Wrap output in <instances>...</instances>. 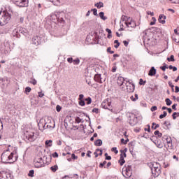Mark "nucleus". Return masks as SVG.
Wrapping results in <instances>:
<instances>
[{
	"label": "nucleus",
	"mask_w": 179,
	"mask_h": 179,
	"mask_svg": "<svg viewBox=\"0 0 179 179\" xmlns=\"http://www.w3.org/2000/svg\"><path fill=\"white\" fill-rule=\"evenodd\" d=\"M169 69H171V70L173 69V72H176V71H177V67L173 66L172 65H170L169 66Z\"/></svg>",
	"instance_id": "obj_38"
},
{
	"label": "nucleus",
	"mask_w": 179,
	"mask_h": 179,
	"mask_svg": "<svg viewBox=\"0 0 179 179\" xmlns=\"http://www.w3.org/2000/svg\"><path fill=\"white\" fill-rule=\"evenodd\" d=\"M107 52H109L110 54H114V51L111 50V47L107 48Z\"/></svg>",
	"instance_id": "obj_42"
},
{
	"label": "nucleus",
	"mask_w": 179,
	"mask_h": 179,
	"mask_svg": "<svg viewBox=\"0 0 179 179\" xmlns=\"http://www.w3.org/2000/svg\"><path fill=\"white\" fill-rule=\"evenodd\" d=\"M95 146H101L103 145V141L101 139H98L94 141Z\"/></svg>",
	"instance_id": "obj_21"
},
{
	"label": "nucleus",
	"mask_w": 179,
	"mask_h": 179,
	"mask_svg": "<svg viewBox=\"0 0 179 179\" xmlns=\"http://www.w3.org/2000/svg\"><path fill=\"white\" fill-rule=\"evenodd\" d=\"M176 107H177V104H176V103L172 106V108H173V110H175V111H176V110H177V108H176Z\"/></svg>",
	"instance_id": "obj_63"
},
{
	"label": "nucleus",
	"mask_w": 179,
	"mask_h": 179,
	"mask_svg": "<svg viewBox=\"0 0 179 179\" xmlns=\"http://www.w3.org/2000/svg\"><path fill=\"white\" fill-rule=\"evenodd\" d=\"M127 82H128V80H126L125 78H124V77H118L117 80V83L118 85V86H124L125 83H127Z\"/></svg>",
	"instance_id": "obj_12"
},
{
	"label": "nucleus",
	"mask_w": 179,
	"mask_h": 179,
	"mask_svg": "<svg viewBox=\"0 0 179 179\" xmlns=\"http://www.w3.org/2000/svg\"><path fill=\"white\" fill-rule=\"evenodd\" d=\"M123 44L125 47H128V45L129 44V42L127 41H123Z\"/></svg>",
	"instance_id": "obj_51"
},
{
	"label": "nucleus",
	"mask_w": 179,
	"mask_h": 179,
	"mask_svg": "<svg viewBox=\"0 0 179 179\" xmlns=\"http://www.w3.org/2000/svg\"><path fill=\"white\" fill-rule=\"evenodd\" d=\"M159 127H160L159 125V124H155V126H152V129H157V128H159Z\"/></svg>",
	"instance_id": "obj_50"
},
{
	"label": "nucleus",
	"mask_w": 179,
	"mask_h": 179,
	"mask_svg": "<svg viewBox=\"0 0 179 179\" xmlns=\"http://www.w3.org/2000/svg\"><path fill=\"white\" fill-rule=\"evenodd\" d=\"M16 33H17V34H24V36H26V34H27V33H29V31H27V29H26V28H22V27H18L15 29Z\"/></svg>",
	"instance_id": "obj_11"
},
{
	"label": "nucleus",
	"mask_w": 179,
	"mask_h": 179,
	"mask_svg": "<svg viewBox=\"0 0 179 179\" xmlns=\"http://www.w3.org/2000/svg\"><path fill=\"white\" fill-rule=\"evenodd\" d=\"M112 152H115V155H117V153H118V150H117V148L113 147L112 148Z\"/></svg>",
	"instance_id": "obj_47"
},
{
	"label": "nucleus",
	"mask_w": 179,
	"mask_h": 179,
	"mask_svg": "<svg viewBox=\"0 0 179 179\" xmlns=\"http://www.w3.org/2000/svg\"><path fill=\"white\" fill-rule=\"evenodd\" d=\"M50 2H52V3H53L56 6H58L59 3H61V1H59V0H50Z\"/></svg>",
	"instance_id": "obj_24"
},
{
	"label": "nucleus",
	"mask_w": 179,
	"mask_h": 179,
	"mask_svg": "<svg viewBox=\"0 0 179 179\" xmlns=\"http://www.w3.org/2000/svg\"><path fill=\"white\" fill-rule=\"evenodd\" d=\"M38 36H34L33 38H32V42H33V44H34L35 45H38Z\"/></svg>",
	"instance_id": "obj_20"
},
{
	"label": "nucleus",
	"mask_w": 179,
	"mask_h": 179,
	"mask_svg": "<svg viewBox=\"0 0 179 179\" xmlns=\"http://www.w3.org/2000/svg\"><path fill=\"white\" fill-rule=\"evenodd\" d=\"M167 61H169V62H174V61H176V59H174V55H171L170 57H168Z\"/></svg>",
	"instance_id": "obj_29"
},
{
	"label": "nucleus",
	"mask_w": 179,
	"mask_h": 179,
	"mask_svg": "<svg viewBox=\"0 0 179 179\" xmlns=\"http://www.w3.org/2000/svg\"><path fill=\"white\" fill-rule=\"evenodd\" d=\"M174 33H175L176 36H178L179 37V33H178V28L174 29Z\"/></svg>",
	"instance_id": "obj_53"
},
{
	"label": "nucleus",
	"mask_w": 179,
	"mask_h": 179,
	"mask_svg": "<svg viewBox=\"0 0 179 179\" xmlns=\"http://www.w3.org/2000/svg\"><path fill=\"white\" fill-rule=\"evenodd\" d=\"M176 115H177V117H179V113L175 112L173 113L172 117L174 120H176V118H177V117Z\"/></svg>",
	"instance_id": "obj_37"
},
{
	"label": "nucleus",
	"mask_w": 179,
	"mask_h": 179,
	"mask_svg": "<svg viewBox=\"0 0 179 179\" xmlns=\"http://www.w3.org/2000/svg\"><path fill=\"white\" fill-rule=\"evenodd\" d=\"M91 10H92V12H93V15H94V16H98L97 10H96V8H93V9H92Z\"/></svg>",
	"instance_id": "obj_39"
},
{
	"label": "nucleus",
	"mask_w": 179,
	"mask_h": 179,
	"mask_svg": "<svg viewBox=\"0 0 179 179\" xmlns=\"http://www.w3.org/2000/svg\"><path fill=\"white\" fill-rule=\"evenodd\" d=\"M85 97V96L83 94H80L79 95V98H78V100H83V98Z\"/></svg>",
	"instance_id": "obj_55"
},
{
	"label": "nucleus",
	"mask_w": 179,
	"mask_h": 179,
	"mask_svg": "<svg viewBox=\"0 0 179 179\" xmlns=\"http://www.w3.org/2000/svg\"><path fill=\"white\" fill-rule=\"evenodd\" d=\"M15 155V153L11 152L9 153V150H7L6 152H3L1 155V162L5 164L8 163H13L15 162V158L13 156Z\"/></svg>",
	"instance_id": "obj_2"
},
{
	"label": "nucleus",
	"mask_w": 179,
	"mask_h": 179,
	"mask_svg": "<svg viewBox=\"0 0 179 179\" xmlns=\"http://www.w3.org/2000/svg\"><path fill=\"white\" fill-rule=\"evenodd\" d=\"M101 107L102 108H105V110H110L111 108V102L105 99L101 103Z\"/></svg>",
	"instance_id": "obj_10"
},
{
	"label": "nucleus",
	"mask_w": 179,
	"mask_h": 179,
	"mask_svg": "<svg viewBox=\"0 0 179 179\" xmlns=\"http://www.w3.org/2000/svg\"><path fill=\"white\" fill-rule=\"evenodd\" d=\"M38 97H44V94L43 92H38Z\"/></svg>",
	"instance_id": "obj_57"
},
{
	"label": "nucleus",
	"mask_w": 179,
	"mask_h": 179,
	"mask_svg": "<svg viewBox=\"0 0 179 179\" xmlns=\"http://www.w3.org/2000/svg\"><path fill=\"white\" fill-rule=\"evenodd\" d=\"M28 176H29V177H34V170L29 171Z\"/></svg>",
	"instance_id": "obj_35"
},
{
	"label": "nucleus",
	"mask_w": 179,
	"mask_h": 179,
	"mask_svg": "<svg viewBox=\"0 0 179 179\" xmlns=\"http://www.w3.org/2000/svg\"><path fill=\"white\" fill-rule=\"evenodd\" d=\"M148 166L151 169L152 176L156 178L162 174V166L157 162H150Z\"/></svg>",
	"instance_id": "obj_1"
},
{
	"label": "nucleus",
	"mask_w": 179,
	"mask_h": 179,
	"mask_svg": "<svg viewBox=\"0 0 179 179\" xmlns=\"http://www.w3.org/2000/svg\"><path fill=\"white\" fill-rule=\"evenodd\" d=\"M85 101L83 100H80L79 101V105L81 106L82 107H83V106H85Z\"/></svg>",
	"instance_id": "obj_43"
},
{
	"label": "nucleus",
	"mask_w": 179,
	"mask_h": 179,
	"mask_svg": "<svg viewBox=\"0 0 179 179\" xmlns=\"http://www.w3.org/2000/svg\"><path fill=\"white\" fill-rule=\"evenodd\" d=\"M62 108V107H61V106L57 105L56 110H57V113H59V111H61Z\"/></svg>",
	"instance_id": "obj_40"
},
{
	"label": "nucleus",
	"mask_w": 179,
	"mask_h": 179,
	"mask_svg": "<svg viewBox=\"0 0 179 179\" xmlns=\"http://www.w3.org/2000/svg\"><path fill=\"white\" fill-rule=\"evenodd\" d=\"M164 117H167V112L164 111V114H162L159 115V118L160 120H163V118H164Z\"/></svg>",
	"instance_id": "obj_31"
},
{
	"label": "nucleus",
	"mask_w": 179,
	"mask_h": 179,
	"mask_svg": "<svg viewBox=\"0 0 179 179\" xmlns=\"http://www.w3.org/2000/svg\"><path fill=\"white\" fill-rule=\"evenodd\" d=\"M38 127L40 129V131H44V129H51V128H54L55 127V124H54L53 127H52L50 124H47V121L45 120V119H41L38 124Z\"/></svg>",
	"instance_id": "obj_5"
},
{
	"label": "nucleus",
	"mask_w": 179,
	"mask_h": 179,
	"mask_svg": "<svg viewBox=\"0 0 179 179\" xmlns=\"http://www.w3.org/2000/svg\"><path fill=\"white\" fill-rule=\"evenodd\" d=\"M26 138L30 142H33V141H36V139L37 138V136L34 135V131H32L27 134Z\"/></svg>",
	"instance_id": "obj_9"
},
{
	"label": "nucleus",
	"mask_w": 179,
	"mask_h": 179,
	"mask_svg": "<svg viewBox=\"0 0 179 179\" xmlns=\"http://www.w3.org/2000/svg\"><path fill=\"white\" fill-rule=\"evenodd\" d=\"M53 157H58V153L57 152L52 154Z\"/></svg>",
	"instance_id": "obj_61"
},
{
	"label": "nucleus",
	"mask_w": 179,
	"mask_h": 179,
	"mask_svg": "<svg viewBox=\"0 0 179 179\" xmlns=\"http://www.w3.org/2000/svg\"><path fill=\"white\" fill-rule=\"evenodd\" d=\"M166 19H167V17H166V15L161 14L159 16V19L158 21L162 23V24H164V23H166Z\"/></svg>",
	"instance_id": "obj_13"
},
{
	"label": "nucleus",
	"mask_w": 179,
	"mask_h": 179,
	"mask_svg": "<svg viewBox=\"0 0 179 179\" xmlns=\"http://www.w3.org/2000/svg\"><path fill=\"white\" fill-rule=\"evenodd\" d=\"M119 163L120 166H124V164L125 163V159H124V156L122 155V153L120 154V159L119 160Z\"/></svg>",
	"instance_id": "obj_18"
},
{
	"label": "nucleus",
	"mask_w": 179,
	"mask_h": 179,
	"mask_svg": "<svg viewBox=\"0 0 179 179\" xmlns=\"http://www.w3.org/2000/svg\"><path fill=\"white\" fill-rule=\"evenodd\" d=\"M106 164H107V162L104 161L103 163H101L99 164V167L103 168V167H104V166H106Z\"/></svg>",
	"instance_id": "obj_41"
},
{
	"label": "nucleus",
	"mask_w": 179,
	"mask_h": 179,
	"mask_svg": "<svg viewBox=\"0 0 179 179\" xmlns=\"http://www.w3.org/2000/svg\"><path fill=\"white\" fill-rule=\"evenodd\" d=\"M122 90L127 93H132L135 90V85L129 81H126L124 86H122Z\"/></svg>",
	"instance_id": "obj_6"
},
{
	"label": "nucleus",
	"mask_w": 179,
	"mask_h": 179,
	"mask_svg": "<svg viewBox=\"0 0 179 179\" xmlns=\"http://www.w3.org/2000/svg\"><path fill=\"white\" fill-rule=\"evenodd\" d=\"M106 31H107L108 34H111V29L107 28V29H106Z\"/></svg>",
	"instance_id": "obj_60"
},
{
	"label": "nucleus",
	"mask_w": 179,
	"mask_h": 179,
	"mask_svg": "<svg viewBox=\"0 0 179 179\" xmlns=\"http://www.w3.org/2000/svg\"><path fill=\"white\" fill-rule=\"evenodd\" d=\"M76 122H77V124H80V122H83V120L80 119V117H76Z\"/></svg>",
	"instance_id": "obj_34"
},
{
	"label": "nucleus",
	"mask_w": 179,
	"mask_h": 179,
	"mask_svg": "<svg viewBox=\"0 0 179 179\" xmlns=\"http://www.w3.org/2000/svg\"><path fill=\"white\" fill-rule=\"evenodd\" d=\"M121 143H124V145H127V141H125L124 138L121 139Z\"/></svg>",
	"instance_id": "obj_59"
},
{
	"label": "nucleus",
	"mask_w": 179,
	"mask_h": 179,
	"mask_svg": "<svg viewBox=\"0 0 179 179\" xmlns=\"http://www.w3.org/2000/svg\"><path fill=\"white\" fill-rule=\"evenodd\" d=\"M94 6L96 8H97V9H101V8H104V3L103 2H101V1H99L98 3H96L94 4Z\"/></svg>",
	"instance_id": "obj_17"
},
{
	"label": "nucleus",
	"mask_w": 179,
	"mask_h": 179,
	"mask_svg": "<svg viewBox=\"0 0 179 179\" xmlns=\"http://www.w3.org/2000/svg\"><path fill=\"white\" fill-rule=\"evenodd\" d=\"M138 94H135L134 96H131L130 97V99L131 100V101H136V100H138Z\"/></svg>",
	"instance_id": "obj_26"
},
{
	"label": "nucleus",
	"mask_w": 179,
	"mask_h": 179,
	"mask_svg": "<svg viewBox=\"0 0 179 179\" xmlns=\"http://www.w3.org/2000/svg\"><path fill=\"white\" fill-rule=\"evenodd\" d=\"M157 110V106H152L151 107V111H156Z\"/></svg>",
	"instance_id": "obj_52"
},
{
	"label": "nucleus",
	"mask_w": 179,
	"mask_h": 179,
	"mask_svg": "<svg viewBox=\"0 0 179 179\" xmlns=\"http://www.w3.org/2000/svg\"><path fill=\"white\" fill-rule=\"evenodd\" d=\"M121 20L124 22V24L128 29H135L136 27V22L130 17L122 15Z\"/></svg>",
	"instance_id": "obj_3"
},
{
	"label": "nucleus",
	"mask_w": 179,
	"mask_h": 179,
	"mask_svg": "<svg viewBox=\"0 0 179 179\" xmlns=\"http://www.w3.org/2000/svg\"><path fill=\"white\" fill-rule=\"evenodd\" d=\"M154 135H157L158 138H162V136H163V134L160 133L159 130L155 131Z\"/></svg>",
	"instance_id": "obj_27"
},
{
	"label": "nucleus",
	"mask_w": 179,
	"mask_h": 179,
	"mask_svg": "<svg viewBox=\"0 0 179 179\" xmlns=\"http://www.w3.org/2000/svg\"><path fill=\"white\" fill-rule=\"evenodd\" d=\"M166 106H171V104H173V101H171V100H170V99L167 98L165 100Z\"/></svg>",
	"instance_id": "obj_28"
},
{
	"label": "nucleus",
	"mask_w": 179,
	"mask_h": 179,
	"mask_svg": "<svg viewBox=\"0 0 179 179\" xmlns=\"http://www.w3.org/2000/svg\"><path fill=\"white\" fill-rule=\"evenodd\" d=\"M166 143L168 145V148H173V141L171 140V137L166 138Z\"/></svg>",
	"instance_id": "obj_16"
},
{
	"label": "nucleus",
	"mask_w": 179,
	"mask_h": 179,
	"mask_svg": "<svg viewBox=\"0 0 179 179\" xmlns=\"http://www.w3.org/2000/svg\"><path fill=\"white\" fill-rule=\"evenodd\" d=\"M85 101H87V104H91L92 103V98L88 97L85 99Z\"/></svg>",
	"instance_id": "obj_36"
},
{
	"label": "nucleus",
	"mask_w": 179,
	"mask_h": 179,
	"mask_svg": "<svg viewBox=\"0 0 179 179\" xmlns=\"http://www.w3.org/2000/svg\"><path fill=\"white\" fill-rule=\"evenodd\" d=\"M31 92V88L30 87H27L24 90V93L27 94V93H30Z\"/></svg>",
	"instance_id": "obj_32"
},
{
	"label": "nucleus",
	"mask_w": 179,
	"mask_h": 179,
	"mask_svg": "<svg viewBox=\"0 0 179 179\" xmlns=\"http://www.w3.org/2000/svg\"><path fill=\"white\" fill-rule=\"evenodd\" d=\"M147 14L148 15H150V16H155V13H153L152 11H148Z\"/></svg>",
	"instance_id": "obj_54"
},
{
	"label": "nucleus",
	"mask_w": 179,
	"mask_h": 179,
	"mask_svg": "<svg viewBox=\"0 0 179 179\" xmlns=\"http://www.w3.org/2000/svg\"><path fill=\"white\" fill-rule=\"evenodd\" d=\"M178 92H179V87L178 86H176L175 87V92L176 93H178Z\"/></svg>",
	"instance_id": "obj_56"
},
{
	"label": "nucleus",
	"mask_w": 179,
	"mask_h": 179,
	"mask_svg": "<svg viewBox=\"0 0 179 179\" xmlns=\"http://www.w3.org/2000/svg\"><path fill=\"white\" fill-rule=\"evenodd\" d=\"M50 170H52V171H53V173H55V171H57L58 170V166L55 165V166H52L50 168Z\"/></svg>",
	"instance_id": "obj_30"
},
{
	"label": "nucleus",
	"mask_w": 179,
	"mask_h": 179,
	"mask_svg": "<svg viewBox=\"0 0 179 179\" xmlns=\"http://www.w3.org/2000/svg\"><path fill=\"white\" fill-rule=\"evenodd\" d=\"M117 71V66H114L113 68H112V72H115Z\"/></svg>",
	"instance_id": "obj_62"
},
{
	"label": "nucleus",
	"mask_w": 179,
	"mask_h": 179,
	"mask_svg": "<svg viewBox=\"0 0 179 179\" xmlns=\"http://www.w3.org/2000/svg\"><path fill=\"white\" fill-rule=\"evenodd\" d=\"M43 166H44L43 158H40L38 161L35 162V167H43Z\"/></svg>",
	"instance_id": "obj_14"
},
{
	"label": "nucleus",
	"mask_w": 179,
	"mask_h": 179,
	"mask_svg": "<svg viewBox=\"0 0 179 179\" xmlns=\"http://www.w3.org/2000/svg\"><path fill=\"white\" fill-rule=\"evenodd\" d=\"M71 158L73 159V160H77L78 156L75 155V154H72Z\"/></svg>",
	"instance_id": "obj_46"
},
{
	"label": "nucleus",
	"mask_w": 179,
	"mask_h": 179,
	"mask_svg": "<svg viewBox=\"0 0 179 179\" xmlns=\"http://www.w3.org/2000/svg\"><path fill=\"white\" fill-rule=\"evenodd\" d=\"M149 76H155L156 75V69L154 66L151 67L148 73Z\"/></svg>",
	"instance_id": "obj_15"
},
{
	"label": "nucleus",
	"mask_w": 179,
	"mask_h": 179,
	"mask_svg": "<svg viewBox=\"0 0 179 179\" xmlns=\"http://www.w3.org/2000/svg\"><path fill=\"white\" fill-rule=\"evenodd\" d=\"M73 62L74 65H79L80 60L79 59V58H77V59L73 60Z\"/></svg>",
	"instance_id": "obj_33"
},
{
	"label": "nucleus",
	"mask_w": 179,
	"mask_h": 179,
	"mask_svg": "<svg viewBox=\"0 0 179 179\" xmlns=\"http://www.w3.org/2000/svg\"><path fill=\"white\" fill-rule=\"evenodd\" d=\"M92 113H95L96 114H99V108H94L92 109Z\"/></svg>",
	"instance_id": "obj_45"
},
{
	"label": "nucleus",
	"mask_w": 179,
	"mask_h": 179,
	"mask_svg": "<svg viewBox=\"0 0 179 179\" xmlns=\"http://www.w3.org/2000/svg\"><path fill=\"white\" fill-rule=\"evenodd\" d=\"M12 1L20 8H24V6H27V0H12Z\"/></svg>",
	"instance_id": "obj_7"
},
{
	"label": "nucleus",
	"mask_w": 179,
	"mask_h": 179,
	"mask_svg": "<svg viewBox=\"0 0 179 179\" xmlns=\"http://www.w3.org/2000/svg\"><path fill=\"white\" fill-rule=\"evenodd\" d=\"M94 80L98 82V83H103V82H106V76L101 77V74H96L94 77Z\"/></svg>",
	"instance_id": "obj_8"
},
{
	"label": "nucleus",
	"mask_w": 179,
	"mask_h": 179,
	"mask_svg": "<svg viewBox=\"0 0 179 179\" xmlns=\"http://www.w3.org/2000/svg\"><path fill=\"white\" fill-rule=\"evenodd\" d=\"M172 39L175 43H179V36L177 35H173Z\"/></svg>",
	"instance_id": "obj_25"
},
{
	"label": "nucleus",
	"mask_w": 179,
	"mask_h": 179,
	"mask_svg": "<svg viewBox=\"0 0 179 179\" xmlns=\"http://www.w3.org/2000/svg\"><path fill=\"white\" fill-rule=\"evenodd\" d=\"M148 129L145 128L144 130L148 131V132H150V125L148 124Z\"/></svg>",
	"instance_id": "obj_58"
},
{
	"label": "nucleus",
	"mask_w": 179,
	"mask_h": 179,
	"mask_svg": "<svg viewBox=\"0 0 179 179\" xmlns=\"http://www.w3.org/2000/svg\"><path fill=\"white\" fill-rule=\"evenodd\" d=\"M32 85H37V80L36 79H34L31 82Z\"/></svg>",
	"instance_id": "obj_64"
},
{
	"label": "nucleus",
	"mask_w": 179,
	"mask_h": 179,
	"mask_svg": "<svg viewBox=\"0 0 179 179\" xmlns=\"http://www.w3.org/2000/svg\"><path fill=\"white\" fill-rule=\"evenodd\" d=\"M172 3L179 4L178 0H169Z\"/></svg>",
	"instance_id": "obj_44"
},
{
	"label": "nucleus",
	"mask_w": 179,
	"mask_h": 179,
	"mask_svg": "<svg viewBox=\"0 0 179 179\" xmlns=\"http://www.w3.org/2000/svg\"><path fill=\"white\" fill-rule=\"evenodd\" d=\"M160 69H162V71H164H164H166V69H167V66L165 65V66H161Z\"/></svg>",
	"instance_id": "obj_49"
},
{
	"label": "nucleus",
	"mask_w": 179,
	"mask_h": 179,
	"mask_svg": "<svg viewBox=\"0 0 179 179\" xmlns=\"http://www.w3.org/2000/svg\"><path fill=\"white\" fill-rule=\"evenodd\" d=\"M67 61L69 64H72L73 62V59L72 57L68 58Z\"/></svg>",
	"instance_id": "obj_48"
},
{
	"label": "nucleus",
	"mask_w": 179,
	"mask_h": 179,
	"mask_svg": "<svg viewBox=\"0 0 179 179\" xmlns=\"http://www.w3.org/2000/svg\"><path fill=\"white\" fill-rule=\"evenodd\" d=\"M99 17L102 20H107V17L104 16V12H100L99 13Z\"/></svg>",
	"instance_id": "obj_22"
},
{
	"label": "nucleus",
	"mask_w": 179,
	"mask_h": 179,
	"mask_svg": "<svg viewBox=\"0 0 179 179\" xmlns=\"http://www.w3.org/2000/svg\"><path fill=\"white\" fill-rule=\"evenodd\" d=\"M10 19V14L6 11H3L0 14V26H5V24H8Z\"/></svg>",
	"instance_id": "obj_4"
},
{
	"label": "nucleus",
	"mask_w": 179,
	"mask_h": 179,
	"mask_svg": "<svg viewBox=\"0 0 179 179\" xmlns=\"http://www.w3.org/2000/svg\"><path fill=\"white\" fill-rule=\"evenodd\" d=\"M126 178H129L131 176H132V172L129 170V169H126Z\"/></svg>",
	"instance_id": "obj_19"
},
{
	"label": "nucleus",
	"mask_w": 179,
	"mask_h": 179,
	"mask_svg": "<svg viewBox=\"0 0 179 179\" xmlns=\"http://www.w3.org/2000/svg\"><path fill=\"white\" fill-rule=\"evenodd\" d=\"M45 145H46V146H49V148H51V146H52V140H47L45 142Z\"/></svg>",
	"instance_id": "obj_23"
}]
</instances>
